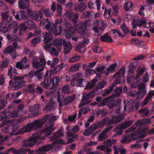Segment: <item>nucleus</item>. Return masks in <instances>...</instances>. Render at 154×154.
<instances>
[{"label": "nucleus", "instance_id": "f257e3e1", "mask_svg": "<svg viewBox=\"0 0 154 154\" xmlns=\"http://www.w3.org/2000/svg\"><path fill=\"white\" fill-rule=\"evenodd\" d=\"M23 107V106L22 105H20L18 106V110H15L10 112H6L5 114L4 113L1 116L2 119L3 120L5 124H10L12 125L4 129L3 130L4 132L9 133L11 135H16L22 134L21 132V129L17 131L18 129V126L17 125V123L16 122L13 121L12 119H9L14 118L18 115L21 116L26 113V112H23V111L22 110Z\"/></svg>", "mask_w": 154, "mask_h": 154}, {"label": "nucleus", "instance_id": "f03ea898", "mask_svg": "<svg viewBox=\"0 0 154 154\" xmlns=\"http://www.w3.org/2000/svg\"><path fill=\"white\" fill-rule=\"evenodd\" d=\"M62 43L64 48V53H68L72 49L71 44L70 42H66L62 39H57L51 44H46L44 46V48L48 50L51 54L57 55L60 51Z\"/></svg>", "mask_w": 154, "mask_h": 154}, {"label": "nucleus", "instance_id": "7ed1b4c3", "mask_svg": "<svg viewBox=\"0 0 154 154\" xmlns=\"http://www.w3.org/2000/svg\"><path fill=\"white\" fill-rule=\"evenodd\" d=\"M60 20H57L54 25L51 24L49 30V33H47L44 36V41L45 43L50 42L52 38V32L55 35H57L61 33L62 29L60 26H57V25L60 22Z\"/></svg>", "mask_w": 154, "mask_h": 154}, {"label": "nucleus", "instance_id": "20e7f679", "mask_svg": "<svg viewBox=\"0 0 154 154\" xmlns=\"http://www.w3.org/2000/svg\"><path fill=\"white\" fill-rule=\"evenodd\" d=\"M41 135L38 133H36L34 134L32 136L29 138L27 142L23 144L22 146V148L20 149V152H25L27 151H29V154L32 153L33 152V151L30 152L29 149L27 147H30L33 146L36 141L44 139V137H41Z\"/></svg>", "mask_w": 154, "mask_h": 154}, {"label": "nucleus", "instance_id": "39448f33", "mask_svg": "<svg viewBox=\"0 0 154 154\" xmlns=\"http://www.w3.org/2000/svg\"><path fill=\"white\" fill-rule=\"evenodd\" d=\"M58 116H54L53 114H51L47 115L45 117V119H44V122L48 121L49 122L45 125V128L42 131L43 133H45V135L48 136L50 134L54 129L53 126L54 125L53 122L56 121L58 119Z\"/></svg>", "mask_w": 154, "mask_h": 154}, {"label": "nucleus", "instance_id": "423d86ee", "mask_svg": "<svg viewBox=\"0 0 154 154\" xmlns=\"http://www.w3.org/2000/svg\"><path fill=\"white\" fill-rule=\"evenodd\" d=\"M88 22L85 21L84 23H80L76 25H75L71 29L67 31L65 34L66 37L69 38L75 35V31L77 30L79 33L83 34L84 30L86 27Z\"/></svg>", "mask_w": 154, "mask_h": 154}, {"label": "nucleus", "instance_id": "0eeeda50", "mask_svg": "<svg viewBox=\"0 0 154 154\" xmlns=\"http://www.w3.org/2000/svg\"><path fill=\"white\" fill-rule=\"evenodd\" d=\"M146 131L142 130L136 134H128L123 138L121 142L122 143H127L130 142L131 140L144 137L146 136Z\"/></svg>", "mask_w": 154, "mask_h": 154}, {"label": "nucleus", "instance_id": "6e6552de", "mask_svg": "<svg viewBox=\"0 0 154 154\" xmlns=\"http://www.w3.org/2000/svg\"><path fill=\"white\" fill-rule=\"evenodd\" d=\"M44 121V119L35 120L33 122L29 124L22 128L21 132L23 134L33 130H36L42 125Z\"/></svg>", "mask_w": 154, "mask_h": 154}, {"label": "nucleus", "instance_id": "1a4fd4ad", "mask_svg": "<svg viewBox=\"0 0 154 154\" xmlns=\"http://www.w3.org/2000/svg\"><path fill=\"white\" fill-rule=\"evenodd\" d=\"M122 93V89L121 88H119L116 89L115 91V96H111L108 97H106V99L103 100L101 104L98 105L99 106H102L104 105L105 104L107 103V104H110L112 106L113 105V103H114L115 100L113 99V98L117 96H119Z\"/></svg>", "mask_w": 154, "mask_h": 154}, {"label": "nucleus", "instance_id": "9d476101", "mask_svg": "<svg viewBox=\"0 0 154 154\" xmlns=\"http://www.w3.org/2000/svg\"><path fill=\"white\" fill-rule=\"evenodd\" d=\"M44 11L45 15L48 17H51L53 15V13L48 9H43L42 11L38 12V13L36 14H33L32 17V19L36 21H38L42 17L43 14L42 12Z\"/></svg>", "mask_w": 154, "mask_h": 154}, {"label": "nucleus", "instance_id": "9b49d317", "mask_svg": "<svg viewBox=\"0 0 154 154\" xmlns=\"http://www.w3.org/2000/svg\"><path fill=\"white\" fill-rule=\"evenodd\" d=\"M13 46L14 47L11 46H9L3 51V53L5 54L8 53L10 54L12 58L14 59L17 56L15 50L16 49H19L20 47L17 45L16 42H14L13 43Z\"/></svg>", "mask_w": 154, "mask_h": 154}, {"label": "nucleus", "instance_id": "f8f14e48", "mask_svg": "<svg viewBox=\"0 0 154 154\" xmlns=\"http://www.w3.org/2000/svg\"><path fill=\"white\" fill-rule=\"evenodd\" d=\"M56 97L57 101L59 103V106H62L72 101L75 98V95H73L72 97H67L63 100V101H62L63 99L61 98V96L59 94H57Z\"/></svg>", "mask_w": 154, "mask_h": 154}, {"label": "nucleus", "instance_id": "ddd939ff", "mask_svg": "<svg viewBox=\"0 0 154 154\" xmlns=\"http://www.w3.org/2000/svg\"><path fill=\"white\" fill-rule=\"evenodd\" d=\"M94 95V91H92L88 94L84 95L82 97L81 103L79 104V107H81L89 103L91 101L89 99L93 97Z\"/></svg>", "mask_w": 154, "mask_h": 154}, {"label": "nucleus", "instance_id": "4468645a", "mask_svg": "<svg viewBox=\"0 0 154 154\" xmlns=\"http://www.w3.org/2000/svg\"><path fill=\"white\" fill-rule=\"evenodd\" d=\"M82 76V75L81 73L75 74L74 75L73 80L71 82V85L74 86L75 84L77 87H82L83 85L82 82L84 81V79H80Z\"/></svg>", "mask_w": 154, "mask_h": 154}, {"label": "nucleus", "instance_id": "2eb2a0df", "mask_svg": "<svg viewBox=\"0 0 154 154\" xmlns=\"http://www.w3.org/2000/svg\"><path fill=\"white\" fill-rule=\"evenodd\" d=\"M25 82L21 80L14 82L11 80L9 83V87L13 89L17 90L25 84Z\"/></svg>", "mask_w": 154, "mask_h": 154}, {"label": "nucleus", "instance_id": "dca6fc26", "mask_svg": "<svg viewBox=\"0 0 154 154\" xmlns=\"http://www.w3.org/2000/svg\"><path fill=\"white\" fill-rule=\"evenodd\" d=\"M125 68L123 67L122 68L119 72L116 73L115 76V77L116 78L117 80L116 82H114L113 85H115L117 84H119L120 83L121 79H121L122 77H123L124 76L125 72Z\"/></svg>", "mask_w": 154, "mask_h": 154}, {"label": "nucleus", "instance_id": "f3484780", "mask_svg": "<svg viewBox=\"0 0 154 154\" xmlns=\"http://www.w3.org/2000/svg\"><path fill=\"white\" fill-rule=\"evenodd\" d=\"M132 124V122L131 121H129L127 122H123L116 127L115 131L118 132V134H121L122 133V130L125 129L129 127Z\"/></svg>", "mask_w": 154, "mask_h": 154}, {"label": "nucleus", "instance_id": "a211bd4d", "mask_svg": "<svg viewBox=\"0 0 154 154\" xmlns=\"http://www.w3.org/2000/svg\"><path fill=\"white\" fill-rule=\"evenodd\" d=\"M89 42L88 39H85L82 42H80L79 45H76L75 48L80 52H84L86 50V48L85 46L82 45L88 44Z\"/></svg>", "mask_w": 154, "mask_h": 154}, {"label": "nucleus", "instance_id": "6ab92c4d", "mask_svg": "<svg viewBox=\"0 0 154 154\" xmlns=\"http://www.w3.org/2000/svg\"><path fill=\"white\" fill-rule=\"evenodd\" d=\"M17 74V72L16 69L14 67L11 66L8 71V75H10L11 79H14L15 80H20L23 79V77L15 76V75Z\"/></svg>", "mask_w": 154, "mask_h": 154}, {"label": "nucleus", "instance_id": "aec40b11", "mask_svg": "<svg viewBox=\"0 0 154 154\" xmlns=\"http://www.w3.org/2000/svg\"><path fill=\"white\" fill-rule=\"evenodd\" d=\"M27 59L26 57L22 59L20 62H17L16 65V67L20 69L26 68L28 67L29 65L27 63Z\"/></svg>", "mask_w": 154, "mask_h": 154}, {"label": "nucleus", "instance_id": "412c9836", "mask_svg": "<svg viewBox=\"0 0 154 154\" xmlns=\"http://www.w3.org/2000/svg\"><path fill=\"white\" fill-rule=\"evenodd\" d=\"M40 63H38V60L35 58L33 59V66L35 68H38L41 66H44L46 63V61L44 58L40 59Z\"/></svg>", "mask_w": 154, "mask_h": 154}, {"label": "nucleus", "instance_id": "4be33fe9", "mask_svg": "<svg viewBox=\"0 0 154 154\" xmlns=\"http://www.w3.org/2000/svg\"><path fill=\"white\" fill-rule=\"evenodd\" d=\"M124 119L123 117L119 116L118 117H115L113 118L112 120H111L109 118H107L104 121V123L105 124H110L113 122H116L121 121Z\"/></svg>", "mask_w": 154, "mask_h": 154}, {"label": "nucleus", "instance_id": "5701e85b", "mask_svg": "<svg viewBox=\"0 0 154 154\" xmlns=\"http://www.w3.org/2000/svg\"><path fill=\"white\" fill-rule=\"evenodd\" d=\"M145 85L144 84L142 85L139 87V91L137 93L138 99H141L142 98L146 92L145 90Z\"/></svg>", "mask_w": 154, "mask_h": 154}, {"label": "nucleus", "instance_id": "b1692460", "mask_svg": "<svg viewBox=\"0 0 154 154\" xmlns=\"http://www.w3.org/2000/svg\"><path fill=\"white\" fill-rule=\"evenodd\" d=\"M112 128V127L111 126H109L104 130L101 134L98 137V140L100 141L105 140L107 137L106 133H108Z\"/></svg>", "mask_w": 154, "mask_h": 154}, {"label": "nucleus", "instance_id": "393cba45", "mask_svg": "<svg viewBox=\"0 0 154 154\" xmlns=\"http://www.w3.org/2000/svg\"><path fill=\"white\" fill-rule=\"evenodd\" d=\"M42 85L47 89H50L53 88V85H52L51 83V79L50 78H46Z\"/></svg>", "mask_w": 154, "mask_h": 154}, {"label": "nucleus", "instance_id": "a878e982", "mask_svg": "<svg viewBox=\"0 0 154 154\" xmlns=\"http://www.w3.org/2000/svg\"><path fill=\"white\" fill-rule=\"evenodd\" d=\"M146 22V20L145 19H144L143 20L138 19L134 20L132 23V27L133 28H136V25L140 26L144 25Z\"/></svg>", "mask_w": 154, "mask_h": 154}, {"label": "nucleus", "instance_id": "bb28decb", "mask_svg": "<svg viewBox=\"0 0 154 154\" xmlns=\"http://www.w3.org/2000/svg\"><path fill=\"white\" fill-rule=\"evenodd\" d=\"M151 121L149 119H144L138 121L136 125L138 126H141L144 125L149 124L151 123Z\"/></svg>", "mask_w": 154, "mask_h": 154}, {"label": "nucleus", "instance_id": "cd10ccee", "mask_svg": "<svg viewBox=\"0 0 154 154\" xmlns=\"http://www.w3.org/2000/svg\"><path fill=\"white\" fill-rule=\"evenodd\" d=\"M71 10H69L65 14L69 19H72L73 21H75L78 18V14H74L71 12Z\"/></svg>", "mask_w": 154, "mask_h": 154}, {"label": "nucleus", "instance_id": "c85d7f7f", "mask_svg": "<svg viewBox=\"0 0 154 154\" xmlns=\"http://www.w3.org/2000/svg\"><path fill=\"white\" fill-rule=\"evenodd\" d=\"M18 5L20 8L22 9H25L29 7V5L27 2L24 3L22 1L19 0Z\"/></svg>", "mask_w": 154, "mask_h": 154}, {"label": "nucleus", "instance_id": "c756f323", "mask_svg": "<svg viewBox=\"0 0 154 154\" xmlns=\"http://www.w3.org/2000/svg\"><path fill=\"white\" fill-rule=\"evenodd\" d=\"M97 82V79L96 78H95L92 80L91 83H89L88 82H87V85L85 89H90L92 88L94 85Z\"/></svg>", "mask_w": 154, "mask_h": 154}, {"label": "nucleus", "instance_id": "7c9ffc66", "mask_svg": "<svg viewBox=\"0 0 154 154\" xmlns=\"http://www.w3.org/2000/svg\"><path fill=\"white\" fill-rule=\"evenodd\" d=\"M154 95V90L150 91L146 97L143 102V105H145L151 99L152 97Z\"/></svg>", "mask_w": 154, "mask_h": 154}, {"label": "nucleus", "instance_id": "2f4dec72", "mask_svg": "<svg viewBox=\"0 0 154 154\" xmlns=\"http://www.w3.org/2000/svg\"><path fill=\"white\" fill-rule=\"evenodd\" d=\"M154 95V90L150 91L146 97L143 102V105H145L151 99L152 97Z\"/></svg>", "mask_w": 154, "mask_h": 154}, {"label": "nucleus", "instance_id": "473e14b6", "mask_svg": "<svg viewBox=\"0 0 154 154\" xmlns=\"http://www.w3.org/2000/svg\"><path fill=\"white\" fill-rule=\"evenodd\" d=\"M154 95V90L150 91L146 97L143 102V105H145L151 99L152 97Z\"/></svg>", "mask_w": 154, "mask_h": 154}, {"label": "nucleus", "instance_id": "72a5a7b5", "mask_svg": "<svg viewBox=\"0 0 154 154\" xmlns=\"http://www.w3.org/2000/svg\"><path fill=\"white\" fill-rule=\"evenodd\" d=\"M154 95V90L150 91L146 97L143 102V105H145L151 99L152 97Z\"/></svg>", "mask_w": 154, "mask_h": 154}, {"label": "nucleus", "instance_id": "f704fd0d", "mask_svg": "<svg viewBox=\"0 0 154 154\" xmlns=\"http://www.w3.org/2000/svg\"><path fill=\"white\" fill-rule=\"evenodd\" d=\"M154 95V90L150 91L146 97L143 102V105H145L151 99L152 97Z\"/></svg>", "mask_w": 154, "mask_h": 154}, {"label": "nucleus", "instance_id": "c9c22d12", "mask_svg": "<svg viewBox=\"0 0 154 154\" xmlns=\"http://www.w3.org/2000/svg\"><path fill=\"white\" fill-rule=\"evenodd\" d=\"M100 39L103 42H112V38L108 35L107 33L105 34L104 35L100 37Z\"/></svg>", "mask_w": 154, "mask_h": 154}, {"label": "nucleus", "instance_id": "e433bc0d", "mask_svg": "<svg viewBox=\"0 0 154 154\" xmlns=\"http://www.w3.org/2000/svg\"><path fill=\"white\" fill-rule=\"evenodd\" d=\"M86 8V5L85 3H81L79 5L78 7H75V9L79 11H82L84 10Z\"/></svg>", "mask_w": 154, "mask_h": 154}, {"label": "nucleus", "instance_id": "4c0bfd02", "mask_svg": "<svg viewBox=\"0 0 154 154\" xmlns=\"http://www.w3.org/2000/svg\"><path fill=\"white\" fill-rule=\"evenodd\" d=\"M68 136L69 137H71V138H69L68 140V143H70L73 142L74 139L78 137L77 135H75L73 133L69 132L68 134Z\"/></svg>", "mask_w": 154, "mask_h": 154}, {"label": "nucleus", "instance_id": "58836bf2", "mask_svg": "<svg viewBox=\"0 0 154 154\" xmlns=\"http://www.w3.org/2000/svg\"><path fill=\"white\" fill-rule=\"evenodd\" d=\"M117 66V64H114L110 66H109L107 69V71L108 72H105V74L106 75H109V72H111L113 71L115 69Z\"/></svg>", "mask_w": 154, "mask_h": 154}, {"label": "nucleus", "instance_id": "ea45409f", "mask_svg": "<svg viewBox=\"0 0 154 154\" xmlns=\"http://www.w3.org/2000/svg\"><path fill=\"white\" fill-rule=\"evenodd\" d=\"M59 82V78L57 77H54L52 80H51L52 85H53V88H54L57 85Z\"/></svg>", "mask_w": 154, "mask_h": 154}, {"label": "nucleus", "instance_id": "a19ab883", "mask_svg": "<svg viewBox=\"0 0 154 154\" xmlns=\"http://www.w3.org/2000/svg\"><path fill=\"white\" fill-rule=\"evenodd\" d=\"M113 147L114 150V154H118L119 152H120V154H125L126 152V150L125 149L120 150L115 146H114Z\"/></svg>", "mask_w": 154, "mask_h": 154}, {"label": "nucleus", "instance_id": "79ce46f5", "mask_svg": "<svg viewBox=\"0 0 154 154\" xmlns=\"http://www.w3.org/2000/svg\"><path fill=\"white\" fill-rule=\"evenodd\" d=\"M132 4L131 2H125L124 4V8L126 11H128L132 9Z\"/></svg>", "mask_w": 154, "mask_h": 154}, {"label": "nucleus", "instance_id": "37998d69", "mask_svg": "<svg viewBox=\"0 0 154 154\" xmlns=\"http://www.w3.org/2000/svg\"><path fill=\"white\" fill-rule=\"evenodd\" d=\"M111 9L110 8L106 9L104 12V17L106 18H109L111 17Z\"/></svg>", "mask_w": 154, "mask_h": 154}, {"label": "nucleus", "instance_id": "c03bdc74", "mask_svg": "<svg viewBox=\"0 0 154 154\" xmlns=\"http://www.w3.org/2000/svg\"><path fill=\"white\" fill-rule=\"evenodd\" d=\"M121 8V6L119 5H116L113 7V10L112 11V14L116 15L118 12L119 9Z\"/></svg>", "mask_w": 154, "mask_h": 154}, {"label": "nucleus", "instance_id": "a18cd8bd", "mask_svg": "<svg viewBox=\"0 0 154 154\" xmlns=\"http://www.w3.org/2000/svg\"><path fill=\"white\" fill-rule=\"evenodd\" d=\"M144 69L141 68L140 67H139L138 69L137 70V74L136 77V79H137L138 78L141 76L144 72Z\"/></svg>", "mask_w": 154, "mask_h": 154}, {"label": "nucleus", "instance_id": "49530a36", "mask_svg": "<svg viewBox=\"0 0 154 154\" xmlns=\"http://www.w3.org/2000/svg\"><path fill=\"white\" fill-rule=\"evenodd\" d=\"M120 28L124 33L127 34L129 33V30L125 23H122L120 26Z\"/></svg>", "mask_w": 154, "mask_h": 154}, {"label": "nucleus", "instance_id": "de8ad7c7", "mask_svg": "<svg viewBox=\"0 0 154 154\" xmlns=\"http://www.w3.org/2000/svg\"><path fill=\"white\" fill-rule=\"evenodd\" d=\"M124 103L125 104L124 107V110L125 111L127 112H130L131 110L130 109V107L128 106L129 102L128 101H124Z\"/></svg>", "mask_w": 154, "mask_h": 154}, {"label": "nucleus", "instance_id": "09e8293b", "mask_svg": "<svg viewBox=\"0 0 154 154\" xmlns=\"http://www.w3.org/2000/svg\"><path fill=\"white\" fill-rule=\"evenodd\" d=\"M46 23L47 24L45 26V27L48 30L49 29V27H50L51 24H50L49 21L47 19L45 20H43V21H41L40 23V25L41 26H43Z\"/></svg>", "mask_w": 154, "mask_h": 154}, {"label": "nucleus", "instance_id": "8fccbe9b", "mask_svg": "<svg viewBox=\"0 0 154 154\" xmlns=\"http://www.w3.org/2000/svg\"><path fill=\"white\" fill-rule=\"evenodd\" d=\"M53 98L52 97L50 101V102L49 103L45 108L44 110L46 111H50L51 109V106L54 103V102L53 101Z\"/></svg>", "mask_w": 154, "mask_h": 154}, {"label": "nucleus", "instance_id": "3c124183", "mask_svg": "<svg viewBox=\"0 0 154 154\" xmlns=\"http://www.w3.org/2000/svg\"><path fill=\"white\" fill-rule=\"evenodd\" d=\"M9 19L8 15L7 13H3L2 14V19L3 21L6 22H8L10 20H11V17Z\"/></svg>", "mask_w": 154, "mask_h": 154}, {"label": "nucleus", "instance_id": "603ef678", "mask_svg": "<svg viewBox=\"0 0 154 154\" xmlns=\"http://www.w3.org/2000/svg\"><path fill=\"white\" fill-rule=\"evenodd\" d=\"M67 64H64L63 63H61L60 65H58L56 68V70H54L53 72H57L60 71L65 66H66Z\"/></svg>", "mask_w": 154, "mask_h": 154}, {"label": "nucleus", "instance_id": "864d4df0", "mask_svg": "<svg viewBox=\"0 0 154 154\" xmlns=\"http://www.w3.org/2000/svg\"><path fill=\"white\" fill-rule=\"evenodd\" d=\"M61 89L62 92L63 93L68 94L69 92V87L67 85L63 86Z\"/></svg>", "mask_w": 154, "mask_h": 154}, {"label": "nucleus", "instance_id": "5fc2aeb1", "mask_svg": "<svg viewBox=\"0 0 154 154\" xmlns=\"http://www.w3.org/2000/svg\"><path fill=\"white\" fill-rule=\"evenodd\" d=\"M41 39V38L39 37H37L35 38L31 42L32 45L35 46L36 44L40 42Z\"/></svg>", "mask_w": 154, "mask_h": 154}, {"label": "nucleus", "instance_id": "6e6d98bb", "mask_svg": "<svg viewBox=\"0 0 154 154\" xmlns=\"http://www.w3.org/2000/svg\"><path fill=\"white\" fill-rule=\"evenodd\" d=\"M27 26L26 23L25 24H21L20 25L19 27V31L20 32V34L21 35V32H23L25 31L27 29L26 27V26Z\"/></svg>", "mask_w": 154, "mask_h": 154}, {"label": "nucleus", "instance_id": "4d7b16f0", "mask_svg": "<svg viewBox=\"0 0 154 154\" xmlns=\"http://www.w3.org/2000/svg\"><path fill=\"white\" fill-rule=\"evenodd\" d=\"M17 22H14L12 23L9 26L10 28H13V29L14 30V33H16L17 30V28L16 27V26H17Z\"/></svg>", "mask_w": 154, "mask_h": 154}, {"label": "nucleus", "instance_id": "13d9d810", "mask_svg": "<svg viewBox=\"0 0 154 154\" xmlns=\"http://www.w3.org/2000/svg\"><path fill=\"white\" fill-rule=\"evenodd\" d=\"M106 82L105 81H102V82H100L97 85L96 89H99L103 88L105 85L106 84Z\"/></svg>", "mask_w": 154, "mask_h": 154}, {"label": "nucleus", "instance_id": "bf43d9fd", "mask_svg": "<svg viewBox=\"0 0 154 154\" xmlns=\"http://www.w3.org/2000/svg\"><path fill=\"white\" fill-rule=\"evenodd\" d=\"M80 59L79 56L76 55L75 56L69 60V62L71 63H74L78 61Z\"/></svg>", "mask_w": 154, "mask_h": 154}, {"label": "nucleus", "instance_id": "052dcab7", "mask_svg": "<svg viewBox=\"0 0 154 154\" xmlns=\"http://www.w3.org/2000/svg\"><path fill=\"white\" fill-rule=\"evenodd\" d=\"M93 49L94 52L97 53H100L102 51V48L100 47L97 46L94 47Z\"/></svg>", "mask_w": 154, "mask_h": 154}, {"label": "nucleus", "instance_id": "680f3d73", "mask_svg": "<svg viewBox=\"0 0 154 154\" xmlns=\"http://www.w3.org/2000/svg\"><path fill=\"white\" fill-rule=\"evenodd\" d=\"M139 112L142 114L143 116H144L148 115V110L147 108H146L140 110L139 111Z\"/></svg>", "mask_w": 154, "mask_h": 154}, {"label": "nucleus", "instance_id": "e2e57ef3", "mask_svg": "<svg viewBox=\"0 0 154 154\" xmlns=\"http://www.w3.org/2000/svg\"><path fill=\"white\" fill-rule=\"evenodd\" d=\"M80 64H77L75 65L72 66L70 69L71 71H77L79 70Z\"/></svg>", "mask_w": 154, "mask_h": 154}, {"label": "nucleus", "instance_id": "0e129e2a", "mask_svg": "<svg viewBox=\"0 0 154 154\" xmlns=\"http://www.w3.org/2000/svg\"><path fill=\"white\" fill-rule=\"evenodd\" d=\"M116 142L115 140H113L112 142L110 140H108L105 143L108 146H111L112 143H115Z\"/></svg>", "mask_w": 154, "mask_h": 154}, {"label": "nucleus", "instance_id": "69168bd1", "mask_svg": "<svg viewBox=\"0 0 154 154\" xmlns=\"http://www.w3.org/2000/svg\"><path fill=\"white\" fill-rule=\"evenodd\" d=\"M112 33L114 34L116 33H117L118 35L119 36H122V37H123V36L121 34L120 32L116 29H112Z\"/></svg>", "mask_w": 154, "mask_h": 154}, {"label": "nucleus", "instance_id": "338daca9", "mask_svg": "<svg viewBox=\"0 0 154 154\" xmlns=\"http://www.w3.org/2000/svg\"><path fill=\"white\" fill-rule=\"evenodd\" d=\"M8 30V28L2 26L0 28V34L5 33Z\"/></svg>", "mask_w": 154, "mask_h": 154}, {"label": "nucleus", "instance_id": "774afa93", "mask_svg": "<svg viewBox=\"0 0 154 154\" xmlns=\"http://www.w3.org/2000/svg\"><path fill=\"white\" fill-rule=\"evenodd\" d=\"M9 62V60L8 59H6L5 60L1 66V67L2 68H4L6 67L8 64V63Z\"/></svg>", "mask_w": 154, "mask_h": 154}]
</instances>
